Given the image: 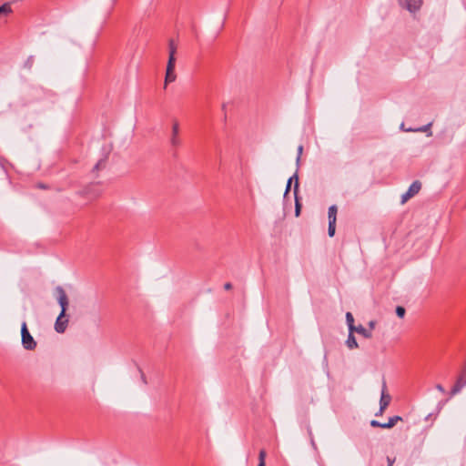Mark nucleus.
Listing matches in <instances>:
<instances>
[{"label":"nucleus","mask_w":466,"mask_h":466,"mask_svg":"<svg viewBox=\"0 0 466 466\" xmlns=\"http://www.w3.org/2000/svg\"><path fill=\"white\" fill-rule=\"evenodd\" d=\"M385 410H386V409H382L381 407H380V410H379V411L376 413V416H380V415H382Z\"/></svg>","instance_id":"obj_35"},{"label":"nucleus","mask_w":466,"mask_h":466,"mask_svg":"<svg viewBox=\"0 0 466 466\" xmlns=\"http://www.w3.org/2000/svg\"><path fill=\"white\" fill-rule=\"evenodd\" d=\"M295 212H296V216H299V214L300 212V204L299 203L297 198H296V209H295Z\"/></svg>","instance_id":"obj_28"},{"label":"nucleus","mask_w":466,"mask_h":466,"mask_svg":"<svg viewBox=\"0 0 466 466\" xmlns=\"http://www.w3.org/2000/svg\"><path fill=\"white\" fill-rule=\"evenodd\" d=\"M176 78L175 71H166L164 88H167V84L174 82Z\"/></svg>","instance_id":"obj_16"},{"label":"nucleus","mask_w":466,"mask_h":466,"mask_svg":"<svg viewBox=\"0 0 466 466\" xmlns=\"http://www.w3.org/2000/svg\"><path fill=\"white\" fill-rule=\"evenodd\" d=\"M70 315L60 312V334L64 333L69 325Z\"/></svg>","instance_id":"obj_10"},{"label":"nucleus","mask_w":466,"mask_h":466,"mask_svg":"<svg viewBox=\"0 0 466 466\" xmlns=\"http://www.w3.org/2000/svg\"><path fill=\"white\" fill-rule=\"evenodd\" d=\"M58 327H59V324H58V317H57L55 321V324H54L55 330L57 332H58Z\"/></svg>","instance_id":"obj_34"},{"label":"nucleus","mask_w":466,"mask_h":466,"mask_svg":"<svg viewBox=\"0 0 466 466\" xmlns=\"http://www.w3.org/2000/svg\"><path fill=\"white\" fill-rule=\"evenodd\" d=\"M176 57L169 56L166 71H175Z\"/></svg>","instance_id":"obj_18"},{"label":"nucleus","mask_w":466,"mask_h":466,"mask_svg":"<svg viewBox=\"0 0 466 466\" xmlns=\"http://www.w3.org/2000/svg\"><path fill=\"white\" fill-rule=\"evenodd\" d=\"M406 310L403 307L398 306L396 308V314L399 318H403L405 316Z\"/></svg>","instance_id":"obj_23"},{"label":"nucleus","mask_w":466,"mask_h":466,"mask_svg":"<svg viewBox=\"0 0 466 466\" xmlns=\"http://www.w3.org/2000/svg\"><path fill=\"white\" fill-rule=\"evenodd\" d=\"M69 305L68 298L65 290L60 288V312L66 313V309Z\"/></svg>","instance_id":"obj_9"},{"label":"nucleus","mask_w":466,"mask_h":466,"mask_svg":"<svg viewBox=\"0 0 466 466\" xmlns=\"http://www.w3.org/2000/svg\"><path fill=\"white\" fill-rule=\"evenodd\" d=\"M388 466H393L395 458L387 457Z\"/></svg>","instance_id":"obj_30"},{"label":"nucleus","mask_w":466,"mask_h":466,"mask_svg":"<svg viewBox=\"0 0 466 466\" xmlns=\"http://www.w3.org/2000/svg\"><path fill=\"white\" fill-rule=\"evenodd\" d=\"M309 435H310V443H311L312 447H313L315 450H317V445H316L315 440H314V438H313V436H312V434H311V431H309Z\"/></svg>","instance_id":"obj_29"},{"label":"nucleus","mask_w":466,"mask_h":466,"mask_svg":"<svg viewBox=\"0 0 466 466\" xmlns=\"http://www.w3.org/2000/svg\"><path fill=\"white\" fill-rule=\"evenodd\" d=\"M36 187L41 188V189H46L48 187L44 183H38V184H36Z\"/></svg>","instance_id":"obj_32"},{"label":"nucleus","mask_w":466,"mask_h":466,"mask_svg":"<svg viewBox=\"0 0 466 466\" xmlns=\"http://www.w3.org/2000/svg\"><path fill=\"white\" fill-rule=\"evenodd\" d=\"M368 326H369V330L371 331L376 327V321L375 320L369 321Z\"/></svg>","instance_id":"obj_27"},{"label":"nucleus","mask_w":466,"mask_h":466,"mask_svg":"<svg viewBox=\"0 0 466 466\" xmlns=\"http://www.w3.org/2000/svg\"><path fill=\"white\" fill-rule=\"evenodd\" d=\"M34 62H35L34 57L33 56H29L26 59V61L25 62L24 67L30 70L33 67Z\"/></svg>","instance_id":"obj_22"},{"label":"nucleus","mask_w":466,"mask_h":466,"mask_svg":"<svg viewBox=\"0 0 466 466\" xmlns=\"http://www.w3.org/2000/svg\"><path fill=\"white\" fill-rule=\"evenodd\" d=\"M354 331L362 335L366 339H370L372 337V332L368 329L364 328L362 325L355 327Z\"/></svg>","instance_id":"obj_13"},{"label":"nucleus","mask_w":466,"mask_h":466,"mask_svg":"<svg viewBox=\"0 0 466 466\" xmlns=\"http://www.w3.org/2000/svg\"><path fill=\"white\" fill-rule=\"evenodd\" d=\"M12 13L11 5L9 3H5L0 6V18L6 17Z\"/></svg>","instance_id":"obj_14"},{"label":"nucleus","mask_w":466,"mask_h":466,"mask_svg":"<svg viewBox=\"0 0 466 466\" xmlns=\"http://www.w3.org/2000/svg\"><path fill=\"white\" fill-rule=\"evenodd\" d=\"M101 194V190L97 185L91 184L79 191V195L86 199V202L96 199Z\"/></svg>","instance_id":"obj_2"},{"label":"nucleus","mask_w":466,"mask_h":466,"mask_svg":"<svg viewBox=\"0 0 466 466\" xmlns=\"http://www.w3.org/2000/svg\"><path fill=\"white\" fill-rule=\"evenodd\" d=\"M140 373H141L142 380L146 384L147 383L146 376H145V374L141 370H140Z\"/></svg>","instance_id":"obj_36"},{"label":"nucleus","mask_w":466,"mask_h":466,"mask_svg":"<svg viewBox=\"0 0 466 466\" xmlns=\"http://www.w3.org/2000/svg\"><path fill=\"white\" fill-rule=\"evenodd\" d=\"M21 342L22 346L26 350H35L37 343L30 334L26 322H23L21 325Z\"/></svg>","instance_id":"obj_1"},{"label":"nucleus","mask_w":466,"mask_h":466,"mask_svg":"<svg viewBox=\"0 0 466 466\" xmlns=\"http://www.w3.org/2000/svg\"><path fill=\"white\" fill-rule=\"evenodd\" d=\"M346 321L349 327V331L354 332L356 326H354V318L350 312L346 313Z\"/></svg>","instance_id":"obj_17"},{"label":"nucleus","mask_w":466,"mask_h":466,"mask_svg":"<svg viewBox=\"0 0 466 466\" xmlns=\"http://www.w3.org/2000/svg\"><path fill=\"white\" fill-rule=\"evenodd\" d=\"M338 208L336 205H332L328 210L329 228L328 234L330 238L335 235L336 231V221H337Z\"/></svg>","instance_id":"obj_4"},{"label":"nucleus","mask_w":466,"mask_h":466,"mask_svg":"<svg viewBox=\"0 0 466 466\" xmlns=\"http://www.w3.org/2000/svg\"><path fill=\"white\" fill-rule=\"evenodd\" d=\"M266 456H267L266 451L261 450L258 453V466H266V462H265Z\"/></svg>","instance_id":"obj_19"},{"label":"nucleus","mask_w":466,"mask_h":466,"mask_svg":"<svg viewBox=\"0 0 466 466\" xmlns=\"http://www.w3.org/2000/svg\"><path fill=\"white\" fill-rule=\"evenodd\" d=\"M108 157L109 151H106L103 154L102 157L98 159V161L95 164L91 170V174L94 178H97L99 177V173L106 169L108 166Z\"/></svg>","instance_id":"obj_3"},{"label":"nucleus","mask_w":466,"mask_h":466,"mask_svg":"<svg viewBox=\"0 0 466 466\" xmlns=\"http://www.w3.org/2000/svg\"><path fill=\"white\" fill-rule=\"evenodd\" d=\"M411 195L407 191L401 196V204H405L410 198H411Z\"/></svg>","instance_id":"obj_25"},{"label":"nucleus","mask_w":466,"mask_h":466,"mask_svg":"<svg viewBox=\"0 0 466 466\" xmlns=\"http://www.w3.org/2000/svg\"><path fill=\"white\" fill-rule=\"evenodd\" d=\"M293 179H295L294 195H295V197H297L298 191H299V177H298L297 172L291 177L289 178L288 184H287V187H286V190H285V194H284L285 196L289 192L291 182L293 181Z\"/></svg>","instance_id":"obj_8"},{"label":"nucleus","mask_w":466,"mask_h":466,"mask_svg":"<svg viewBox=\"0 0 466 466\" xmlns=\"http://www.w3.org/2000/svg\"><path fill=\"white\" fill-rule=\"evenodd\" d=\"M302 152H303V146L299 145L298 147V156H297V159H296L297 166H299Z\"/></svg>","instance_id":"obj_24"},{"label":"nucleus","mask_w":466,"mask_h":466,"mask_svg":"<svg viewBox=\"0 0 466 466\" xmlns=\"http://www.w3.org/2000/svg\"><path fill=\"white\" fill-rule=\"evenodd\" d=\"M398 2L402 8L410 13L418 11L422 5V0H398Z\"/></svg>","instance_id":"obj_5"},{"label":"nucleus","mask_w":466,"mask_h":466,"mask_svg":"<svg viewBox=\"0 0 466 466\" xmlns=\"http://www.w3.org/2000/svg\"><path fill=\"white\" fill-rule=\"evenodd\" d=\"M370 425L372 427H379V428H382L383 429V423H380V422H379L378 420H375L370 421Z\"/></svg>","instance_id":"obj_26"},{"label":"nucleus","mask_w":466,"mask_h":466,"mask_svg":"<svg viewBox=\"0 0 466 466\" xmlns=\"http://www.w3.org/2000/svg\"><path fill=\"white\" fill-rule=\"evenodd\" d=\"M402 420V418L400 416H393L389 419V421L387 423H383V429H390L396 425L398 421Z\"/></svg>","instance_id":"obj_15"},{"label":"nucleus","mask_w":466,"mask_h":466,"mask_svg":"<svg viewBox=\"0 0 466 466\" xmlns=\"http://www.w3.org/2000/svg\"><path fill=\"white\" fill-rule=\"evenodd\" d=\"M170 145L175 148L181 145V139L179 137V124L177 121H175L172 126Z\"/></svg>","instance_id":"obj_6"},{"label":"nucleus","mask_w":466,"mask_h":466,"mask_svg":"<svg viewBox=\"0 0 466 466\" xmlns=\"http://www.w3.org/2000/svg\"><path fill=\"white\" fill-rule=\"evenodd\" d=\"M420 189H421V183L419 180H415L411 183V185L410 186V187L407 191L411 195V197H414L415 195H417L420 192Z\"/></svg>","instance_id":"obj_11"},{"label":"nucleus","mask_w":466,"mask_h":466,"mask_svg":"<svg viewBox=\"0 0 466 466\" xmlns=\"http://www.w3.org/2000/svg\"><path fill=\"white\" fill-rule=\"evenodd\" d=\"M168 49H169V56H175L177 52V46L175 45L174 40L170 39L168 41Z\"/></svg>","instance_id":"obj_21"},{"label":"nucleus","mask_w":466,"mask_h":466,"mask_svg":"<svg viewBox=\"0 0 466 466\" xmlns=\"http://www.w3.org/2000/svg\"><path fill=\"white\" fill-rule=\"evenodd\" d=\"M224 289H225L226 290H229V289H232V284H231V283H229V282L225 283V284H224Z\"/></svg>","instance_id":"obj_33"},{"label":"nucleus","mask_w":466,"mask_h":466,"mask_svg":"<svg viewBox=\"0 0 466 466\" xmlns=\"http://www.w3.org/2000/svg\"><path fill=\"white\" fill-rule=\"evenodd\" d=\"M391 400V397L390 394L387 393V385L386 381H382V389H381V396L380 400V407L382 409H387V407L390 405Z\"/></svg>","instance_id":"obj_7"},{"label":"nucleus","mask_w":466,"mask_h":466,"mask_svg":"<svg viewBox=\"0 0 466 466\" xmlns=\"http://www.w3.org/2000/svg\"><path fill=\"white\" fill-rule=\"evenodd\" d=\"M435 388H436V390H438L439 391H441V392H442V393H444V392H445V390H444V388H443V386H442L441 384H437V385L435 386Z\"/></svg>","instance_id":"obj_31"},{"label":"nucleus","mask_w":466,"mask_h":466,"mask_svg":"<svg viewBox=\"0 0 466 466\" xmlns=\"http://www.w3.org/2000/svg\"><path fill=\"white\" fill-rule=\"evenodd\" d=\"M346 345L350 350L357 349L359 347L358 342L353 335V332L349 331V336L346 340Z\"/></svg>","instance_id":"obj_12"},{"label":"nucleus","mask_w":466,"mask_h":466,"mask_svg":"<svg viewBox=\"0 0 466 466\" xmlns=\"http://www.w3.org/2000/svg\"><path fill=\"white\" fill-rule=\"evenodd\" d=\"M431 123H429L423 127H418V128H415V129H411V128H409V129H405L406 131H414V132H427L430 130L431 127Z\"/></svg>","instance_id":"obj_20"}]
</instances>
